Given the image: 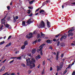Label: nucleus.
I'll use <instances>...</instances> for the list:
<instances>
[{
	"label": "nucleus",
	"mask_w": 75,
	"mask_h": 75,
	"mask_svg": "<svg viewBox=\"0 0 75 75\" xmlns=\"http://www.w3.org/2000/svg\"><path fill=\"white\" fill-rule=\"evenodd\" d=\"M67 70H65L64 72V74H66V73H67Z\"/></svg>",
	"instance_id": "42"
},
{
	"label": "nucleus",
	"mask_w": 75,
	"mask_h": 75,
	"mask_svg": "<svg viewBox=\"0 0 75 75\" xmlns=\"http://www.w3.org/2000/svg\"><path fill=\"white\" fill-rule=\"evenodd\" d=\"M63 36V38L64 39H67V35H64V36Z\"/></svg>",
	"instance_id": "20"
},
{
	"label": "nucleus",
	"mask_w": 75,
	"mask_h": 75,
	"mask_svg": "<svg viewBox=\"0 0 75 75\" xmlns=\"http://www.w3.org/2000/svg\"><path fill=\"white\" fill-rule=\"evenodd\" d=\"M59 52H57V54H56V60H58V54H59Z\"/></svg>",
	"instance_id": "9"
},
{
	"label": "nucleus",
	"mask_w": 75,
	"mask_h": 75,
	"mask_svg": "<svg viewBox=\"0 0 75 75\" xmlns=\"http://www.w3.org/2000/svg\"><path fill=\"white\" fill-rule=\"evenodd\" d=\"M7 8H8V9L9 10H10V7L9 6H7Z\"/></svg>",
	"instance_id": "39"
},
{
	"label": "nucleus",
	"mask_w": 75,
	"mask_h": 75,
	"mask_svg": "<svg viewBox=\"0 0 75 75\" xmlns=\"http://www.w3.org/2000/svg\"><path fill=\"white\" fill-rule=\"evenodd\" d=\"M35 1V0H33L31 1H29V4H32L33 3V2H34Z\"/></svg>",
	"instance_id": "21"
},
{
	"label": "nucleus",
	"mask_w": 75,
	"mask_h": 75,
	"mask_svg": "<svg viewBox=\"0 0 75 75\" xmlns=\"http://www.w3.org/2000/svg\"><path fill=\"white\" fill-rule=\"evenodd\" d=\"M26 62H29L30 64H32V62L30 61V59H28L26 60Z\"/></svg>",
	"instance_id": "10"
},
{
	"label": "nucleus",
	"mask_w": 75,
	"mask_h": 75,
	"mask_svg": "<svg viewBox=\"0 0 75 75\" xmlns=\"http://www.w3.org/2000/svg\"><path fill=\"white\" fill-rule=\"evenodd\" d=\"M39 13H41L42 14H45L46 12L44 11L42 9H41L39 12Z\"/></svg>",
	"instance_id": "6"
},
{
	"label": "nucleus",
	"mask_w": 75,
	"mask_h": 75,
	"mask_svg": "<svg viewBox=\"0 0 75 75\" xmlns=\"http://www.w3.org/2000/svg\"><path fill=\"white\" fill-rule=\"evenodd\" d=\"M43 65H45V62L44 61H43Z\"/></svg>",
	"instance_id": "54"
},
{
	"label": "nucleus",
	"mask_w": 75,
	"mask_h": 75,
	"mask_svg": "<svg viewBox=\"0 0 75 75\" xmlns=\"http://www.w3.org/2000/svg\"><path fill=\"white\" fill-rule=\"evenodd\" d=\"M38 42H40V41H41V39H39L38 40Z\"/></svg>",
	"instance_id": "57"
},
{
	"label": "nucleus",
	"mask_w": 75,
	"mask_h": 75,
	"mask_svg": "<svg viewBox=\"0 0 75 75\" xmlns=\"http://www.w3.org/2000/svg\"><path fill=\"white\" fill-rule=\"evenodd\" d=\"M71 28L72 29H70V30H69V31L68 33H69V32H72V31H74V30H75V29H74V27H72Z\"/></svg>",
	"instance_id": "14"
},
{
	"label": "nucleus",
	"mask_w": 75,
	"mask_h": 75,
	"mask_svg": "<svg viewBox=\"0 0 75 75\" xmlns=\"http://www.w3.org/2000/svg\"><path fill=\"white\" fill-rule=\"evenodd\" d=\"M72 75H75V71H73V72L72 73Z\"/></svg>",
	"instance_id": "48"
},
{
	"label": "nucleus",
	"mask_w": 75,
	"mask_h": 75,
	"mask_svg": "<svg viewBox=\"0 0 75 75\" xmlns=\"http://www.w3.org/2000/svg\"><path fill=\"white\" fill-rule=\"evenodd\" d=\"M36 51V49H33L32 51V52L33 54H34Z\"/></svg>",
	"instance_id": "12"
},
{
	"label": "nucleus",
	"mask_w": 75,
	"mask_h": 75,
	"mask_svg": "<svg viewBox=\"0 0 75 75\" xmlns=\"http://www.w3.org/2000/svg\"><path fill=\"white\" fill-rule=\"evenodd\" d=\"M27 23H28V24H30V23H33V21L31 19H29L28 21L27 22Z\"/></svg>",
	"instance_id": "8"
},
{
	"label": "nucleus",
	"mask_w": 75,
	"mask_h": 75,
	"mask_svg": "<svg viewBox=\"0 0 75 75\" xmlns=\"http://www.w3.org/2000/svg\"><path fill=\"white\" fill-rule=\"evenodd\" d=\"M15 18L17 20V19H18V16H16L15 17Z\"/></svg>",
	"instance_id": "53"
},
{
	"label": "nucleus",
	"mask_w": 75,
	"mask_h": 75,
	"mask_svg": "<svg viewBox=\"0 0 75 75\" xmlns=\"http://www.w3.org/2000/svg\"><path fill=\"white\" fill-rule=\"evenodd\" d=\"M8 74V72L6 73L5 74H4V75H6V74Z\"/></svg>",
	"instance_id": "59"
},
{
	"label": "nucleus",
	"mask_w": 75,
	"mask_h": 75,
	"mask_svg": "<svg viewBox=\"0 0 75 75\" xmlns=\"http://www.w3.org/2000/svg\"><path fill=\"white\" fill-rule=\"evenodd\" d=\"M60 44V42H57V46H59V44Z\"/></svg>",
	"instance_id": "41"
},
{
	"label": "nucleus",
	"mask_w": 75,
	"mask_h": 75,
	"mask_svg": "<svg viewBox=\"0 0 75 75\" xmlns=\"http://www.w3.org/2000/svg\"><path fill=\"white\" fill-rule=\"evenodd\" d=\"M1 22L2 24H4L5 23V22H6V20L4 19L3 18L1 20Z\"/></svg>",
	"instance_id": "13"
},
{
	"label": "nucleus",
	"mask_w": 75,
	"mask_h": 75,
	"mask_svg": "<svg viewBox=\"0 0 75 75\" xmlns=\"http://www.w3.org/2000/svg\"><path fill=\"white\" fill-rule=\"evenodd\" d=\"M22 25L23 26H25V22L24 21H23Z\"/></svg>",
	"instance_id": "18"
},
{
	"label": "nucleus",
	"mask_w": 75,
	"mask_h": 75,
	"mask_svg": "<svg viewBox=\"0 0 75 75\" xmlns=\"http://www.w3.org/2000/svg\"><path fill=\"white\" fill-rule=\"evenodd\" d=\"M11 74V75H16V74L14 73H12Z\"/></svg>",
	"instance_id": "44"
},
{
	"label": "nucleus",
	"mask_w": 75,
	"mask_h": 75,
	"mask_svg": "<svg viewBox=\"0 0 75 75\" xmlns=\"http://www.w3.org/2000/svg\"><path fill=\"white\" fill-rule=\"evenodd\" d=\"M4 25H5L6 27H7V28L9 27V25H8V24H6V25H5V24H4Z\"/></svg>",
	"instance_id": "24"
},
{
	"label": "nucleus",
	"mask_w": 75,
	"mask_h": 75,
	"mask_svg": "<svg viewBox=\"0 0 75 75\" xmlns=\"http://www.w3.org/2000/svg\"><path fill=\"white\" fill-rule=\"evenodd\" d=\"M52 67H51L50 69V71H52Z\"/></svg>",
	"instance_id": "61"
},
{
	"label": "nucleus",
	"mask_w": 75,
	"mask_h": 75,
	"mask_svg": "<svg viewBox=\"0 0 75 75\" xmlns=\"http://www.w3.org/2000/svg\"><path fill=\"white\" fill-rule=\"evenodd\" d=\"M40 35L38 34L37 36V38H40Z\"/></svg>",
	"instance_id": "45"
},
{
	"label": "nucleus",
	"mask_w": 75,
	"mask_h": 75,
	"mask_svg": "<svg viewBox=\"0 0 75 75\" xmlns=\"http://www.w3.org/2000/svg\"><path fill=\"white\" fill-rule=\"evenodd\" d=\"M50 42H51V40H47V43H50Z\"/></svg>",
	"instance_id": "34"
},
{
	"label": "nucleus",
	"mask_w": 75,
	"mask_h": 75,
	"mask_svg": "<svg viewBox=\"0 0 75 75\" xmlns=\"http://www.w3.org/2000/svg\"><path fill=\"white\" fill-rule=\"evenodd\" d=\"M28 8H29V9H32L33 8L31 6H28Z\"/></svg>",
	"instance_id": "37"
},
{
	"label": "nucleus",
	"mask_w": 75,
	"mask_h": 75,
	"mask_svg": "<svg viewBox=\"0 0 75 75\" xmlns=\"http://www.w3.org/2000/svg\"><path fill=\"white\" fill-rule=\"evenodd\" d=\"M50 22L48 21V20H47V27L48 28H50L51 27V26L50 25Z\"/></svg>",
	"instance_id": "7"
},
{
	"label": "nucleus",
	"mask_w": 75,
	"mask_h": 75,
	"mask_svg": "<svg viewBox=\"0 0 75 75\" xmlns=\"http://www.w3.org/2000/svg\"><path fill=\"white\" fill-rule=\"evenodd\" d=\"M70 67H71V64L69 65L68 67L66 69H67V68H69Z\"/></svg>",
	"instance_id": "47"
},
{
	"label": "nucleus",
	"mask_w": 75,
	"mask_h": 75,
	"mask_svg": "<svg viewBox=\"0 0 75 75\" xmlns=\"http://www.w3.org/2000/svg\"><path fill=\"white\" fill-rule=\"evenodd\" d=\"M61 47H65V43H61L60 44Z\"/></svg>",
	"instance_id": "17"
},
{
	"label": "nucleus",
	"mask_w": 75,
	"mask_h": 75,
	"mask_svg": "<svg viewBox=\"0 0 75 75\" xmlns=\"http://www.w3.org/2000/svg\"><path fill=\"white\" fill-rule=\"evenodd\" d=\"M29 35H30V36H27V35H26V38H32L33 37V33H30Z\"/></svg>",
	"instance_id": "5"
},
{
	"label": "nucleus",
	"mask_w": 75,
	"mask_h": 75,
	"mask_svg": "<svg viewBox=\"0 0 75 75\" xmlns=\"http://www.w3.org/2000/svg\"><path fill=\"white\" fill-rule=\"evenodd\" d=\"M41 35L42 37L43 38H44V37H45V34L42 33L41 32Z\"/></svg>",
	"instance_id": "19"
},
{
	"label": "nucleus",
	"mask_w": 75,
	"mask_h": 75,
	"mask_svg": "<svg viewBox=\"0 0 75 75\" xmlns=\"http://www.w3.org/2000/svg\"><path fill=\"white\" fill-rule=\"evenodd\" d=\"M3 25H1L0 26V29L1 30H2L3 29Z\"/></svg>",
	"instance_id": "28"
},
{
	"label": "nucleus",
	"mask_w": 75,
	"mask_h": 75,
	"mask_svg": "<svg viewBox=\"0 0 75 75\" xmlns=\"http://www.w3.org/2000/svg\"><path fill=\"white\" fill-rule=\"evenodd\" d=\"M2 69L3 71H4V69H5V67L4 66L2 68Z\"/></svg>",
	"instance_id": "36"
},
{
	"label": "nucleus",
	"mask_w": 75,
	"mask_h": 75,
	"mask_svg": "<svg viewBox=\"0 0 75 75\" xmlns=\"http://www.w3.org/2000/svg\"><path fill=\"white\" fill-rule=\"evenodd\" d=\"M37 58L38 59H40V58H41V56L40 55H38L37 56Z\"/></svg>",
	"instance_id": "29"
},
{
	"label": "nucleus",
	"mask_w": 75,
	"mask_h": 75,
	"mask_svg": "<svg viewBox=\"0 0 75 75\" xmlns=\"http://www.w3.org/2000/svg\"><path fill=\"white\" fill-rule=\"evenodd\" d=\"M28 14H30L31 12V10H28Z\"/></svg>",
	"instance_id": "35"
},
{
	"label": "nucleus",
	"mask_w": 75,
	"mask_h": 75,
	"mask_svg": "<svg viewBox=\"0 0 75 75\" xmlns=\"http://www.w3.org/2000/svg\"><path fill=\"white\" fill-rule=\"evenodd\" d=\"M59 35H59H57L55 37H58Z\"/></svg>",
	"instance_id": "62"
},
{
	"label": "nucleus",
	"mask_w": 75,
	"mask_h": 75,
	"mask_svg": "<svg viewBox=\"0 0 75 75\" xmlns=\"http://www.w3.org/2000/svg\"><path fill=\"white\" fill-rule=\"evenodd\" d=\"M64 55V54H62L61 55V57H63V56Z\"/></svg>",
	"instance_id": "58"
},
{
	"label": "nucleus",
	"mask_w": 75,
	"mask_h": 75,
	"mask_svg": "<svg viewBox=\"0 0 75 75\" xmlns=\"http://www.w3.org/2000/svg\"><path fill=\"white\" fill-rule=\"evenodd\" d=\"M11 45V42H10L7 45L6 47H9V46H10V45Z\"/></svg>",
	"instance_id": "15"
},
{
	"label": "nucleus",
	"mask_w": 75,
	"mask_h": 75,
	"mask_svg": "<svg viewBox=\"0 0 75 75\" xmlns=\"http://www.w3.org/2000/svg\"><path fill=\"white\" fill-rule=\"evenodd\" d=\"M50 1V0H47L46 2H44L42 4V6H44V4H45V3H48V2H49V1Z\"/></svg>",
	"instance_id": "22"
},
{
	"label": "nucleus",
	"mask_w": 75,
	"mask_h": 75,
	"mask_svg": "<svg viewBox=\"0 0 75 75\" xmlns=\"http://www.w3.org/2000/svg\"><path fill=\"white\" fill-rule=\"evenodd\" d=\"M27 44H28V42H27V41H25L24 42V45L25 46H26Z\"/></svg>",
	"instance_id": "16"
},
{
	"label": "nucleus",
	"mask_w": 75,
	"mask_h": 75,
	"mask_svg": "<svg viewBox=\"0 0 75 75\" xmlns=\"http://www.w3.org/2000/svg\"><path fill=\"white\" fill-rule=\"evenodd\" d=\"M74 62H73L71 64V66H72V65H74Z\"/></svg>",
	"instance_id": "60"
},
{
	"label": "nucleus",
	"mask_w": 75,
	"mask_h": 75,
	"mask_svg": "<svg viewBox=\"0 0 75 75\" xmlns=\"http://www.w3.org/2000/svg\"><path fill=\"white\" fill-rule=\"evenodd\" d=\"M17 59H21V57H18L17 58Z\"/></svg>",
	"instance_id": "32"
},
{
	"label": "nucleus",
	"mask_w": 75,
	"mask_h": 75,
	"mask_svg": "<svg viewBox=\"0 0 75 75\" xmlns=\"http://www.w3.org/2000/svg\"><path fill=\"white\" fill-rule=\"evenodd\" d=\"M71 45H74V46L75 45V44H74V43H71Z\"/></svg>",
	"instance_id": "64"
},
{
	"label": "nucleus",
	"mask_w": 75,
	"mask_h": 75,
	"mask_svg": "<svg viewBox=\"0 0 75 75\" xmlns=\"http://www.w3.org/2000/svg\"><path fill=\"white\" fill-rule=\"evenodd\" d=\"M21 66H22L23 67H25V64L22 63L21 65Z\"/></svg>",
	"instance_id": "27"
},
{
	"label": "nucleus",
	"mask_w": 75,
	"mask_h": 75,
	"mask_svg": "<svg viewBox=\"0 0 75 75\" xmlns=\"http://www.w3.org/2000/svg\"><path fill=\"white\" fill-rule=\"evenodd\" d=\"M14 62V60H13L12 61L10 62H9V63L10 64H11V63H12V62Z\"/></svg>",
	"instance_id": "46"
},
{
	"label": "nucleus",
	"mask_w": 75,
	"mask_h": 75,
	"mask_svg": "<svg viewBox=\"0 0 75 75\" xmlns=\"http://www.w3.org/2000/svg\"><path fill=\"white\" fill-rule=\"evenodd\" d=\"M50 49H51V50H52V47H49Z\"/></svg>",
	"instance_id": "56"
},
{
	"label": "nucleus",
	"mask_w": 75,
	"mask_h": 75,
	"mask_svg": "<svg viewBox=\"0 0 75 75\" xmlns=\"http://www.w3.org/2000/svg\"><path fill=\"white\" fill-rule=\"evenodd\" d=\"M33 16V14L32 13H31L30 15H29V16L30 17H31Z\"/></svg>",
	"instance_id": "50"
},
{
	"label": "nucleus",
	"mask_w": 75,
	"mask_h": 75,
	"mask_svg": "<svg viewBox=\"0 0 75 75\" xmlns=\"http://www.w3.org/2000/svg\"><path fill=\"white\" fill-rule=\"evenodd\" d=\"M43 48V47H41L40 49H37V51L38 52H39V51H41L40 52V54L41 55H42V50Z\"/></svg>",
	"instance_id": "4"
},
{
	"label": "nucleus",
	"mask_w": 75,
	"mask_h": 75,
	"mask_svg": "<svg viewBox=\"0 0 75 75\" xmlns=\"http://www.w3.org/2000/svg\"><path fill=\"white\" fill-rule=\"evenodd\" d=\"M40 64L38 66V68H40Z\"/></svg>",
	"instance_id": "63"
},
{
	"label": "nucleus",
	"mask_w": 75,
	"mask_h": 75,
	"mask_svg": "<svg viewBox=\"0 0 75 75\" xmlns=\"http://www.w3.org/2000/svg\"><path fill=\"white\" fill-rule=\"evenodd\" d=\"M44 45H45V44H42V45H41L40 47H39V48H41V47H43V46H44Z\"/></svg>",
	"instance_id": "31"
},
{
	"label": "nucleus",
	"mask_w": 75,
	"mask_h": 75,
	"mask_svg": "<svg viewBox=\"0 0 75 75\" xmlns=\"http://www.w3.org/2000/svg\"><path fill=\"white\" fill-rule=\"evenodd\" d=\"M11 35H10L8 37V40H9V39H10V38H11Z\"/></svg>",
	"instance_id": "43"
},
{
	"label": "nucleus",
	"mask_w": 75,
	"mask_h": 75,
	"mask_svg": "<svg viewBox=\"0 0 75 75\" xmlns=\"http://www.w3.org/2000/svg\"><path fill=\"white\" fill-rule=\"evenodd\" d=\"M39 27L40 28H44L45 27V23L43 21H41V23L39 25Z\"/></svg>",
	"instance_id": "2"
},
{
	"label": "nucleus",
	"mask_w": 75,
	"mask_h": 75,
	"mask_svg": "<svg viewBox=\"0 0 75 75\" xmlns=\"http://www.w3.org/2000/svg\"><path fill=\"white\" fill-rule=\"evenodd\" d=\"M38 42V40H36L35 41L33 42V44H35V43H37Z\"/></svg>",
	"instance_id": "26"
},
{
	"label": "nucleus",
	"mask_w": 75,
	"mask_h": 75,
	"mask_svg": "<svg viewBox=\"0 0 75 75\" xmlns=\"http://www.w3.org/2000/svg\"><path fill=\"white\" fill-rule=\"evenodd\" d=\"M63 36H62L60 38V41H62V40H63V38H63Z\"/></svg>",
	"instance_id": "40"
},
{
	"label": "nucleus",
	"mask_w": 75,
	"mask_h": 75,
	"mask_svg": "<svg viewBox=\"0 0 75 75\" xmlns=\"http://www.w3.org/2000/svg\"><path fill=\"white\" fill-rule=\"evenodd\" d=\"M71 4H72V5H75V2L72 3Z\"/></svg>",
	"instance_id": "55"
},
{
	"label": "nucleus",
	"mask_w": 75,
	"mask_h": 75,
	"mask_svg": "<svg viewBox=\"0 0 75 75\" xmlns=\"http://www.w3.org/2000/svg\"><path fill=\"white\" fill-rule=\"evenodd\" d=\"M19 52V51H16L15 53L16 54H18Z\"/></svg>",
	"instance_id": "52"
},
{
	"label": "nucleus",
	"mask_w": 75,
	"mask_h": 75,
	"mask_svg": "<svg viewBox=\"0 0 75 75\" xmlns=\"http://www.w3.org/2000/svg\"><path fill=\"white\" fill-rule=\"evenodd\" d=\"M16 18H14V19H13V22L14 23H15V22H16Z\"/></svg>",
	"instance_id": "30"
},
{
	"label": "nucleus",
	"mask_w": 75,
	"mask_h": 75,
	"mask_svg": "<svg viewBox=\"0 0 75 75\" xmlns=\"http://www.w3.org/2000/svg\"><path fill=\"white\" fill-rule=\"evenodd\" d=\"M32 62H35V60L34 58H33L32 59Z\"/></svg>",
	"instance_id": "23"
},
{
	"label": "nucleus",
	"mask_w": 75,
	"mask_h": 75,
	"mask_svg": "<svg viewBox=\"0 0 75 75\" xmlns=\"http://www.w3.org/2000/svg\"><path fill=\"white\" fill-rule=\"evenodd\" d=\"M74 35V33H69V34L68 35V37H71V36H73Z\"/></svg>",
	"instance_id": "11"
},
{
	"label": "nucleus",
	"mask_w": 75,
	"mask_h": 75,
	"mask_svg": "<svg viewBox=\"0 0 75 75\" xmlns=\"http://www.w3.org/2000/svg\"><path fill=\"white\" fill-rule=\"evenodd\" d=\"M26 65L28 66L29 65L30 66V68L31 69L33 68V67H35V64H34V63H33L32 62L31 64L30 63V64L29 63V62H27L26 63Z\"/></svg>",
	"instance_id": "1"
},
{
	"label": "nucleus",
	"mask_w": 75,
	"mask_h": 75,
	"mask_svg": "<svg viewBox=\"0 0 75 75\" xmlns=\"http://www.w3.org/2000/svg\"><path fill=\"white\" fill-rule=\"evenodd\" d=\"M4 43V41H3L2 42H1L0 43L1 45H2V44H3Z\"/></svg>",
	"instance_id": "33"
},
{
	"label": "nucleus",
	"mask_w": 75,
	"mask_h": 75,
	"mask_svg": "<svg viewBox=\"0 0 75 75\" xmlns=\"http://www.w3.org/2000/svg\"><path fill=\"white\" fill-rule=\"evenodd\" d=\"M31 72V71L30 70L28 71V73L29 74H30Z\"/></svg>",
	"instance_id": "49"
},
{
	"label": "nucleus",
	"mask_w": 75,
	"mask_h": 75,
	"mask_svg": "<svg viewBox=\"0 0 75 75\" xmlns=\"http://www.w3.org/2000/svg\"><path fill=\"white\" fill-rule=\"evenodd\" d=\"M25 45H23V46H22V47H21V48L22 50H24V48H25Z\"/></svg>",
	"instance_id": "25"
},
{
	"label": "nucleus",
	"mask_w": 75,
	"mask_h": 75,
	"mask_svg": "<svg viewBox=\"0 0 75 75\" xmlns=\"http://www.w3.org/2000/svg\"><path fill=\"white\" fill-rule=\"evenodd\" d=\"M63 62H61L60 64V66L59 67V66H57V71H58L59 70H61L62 69V67L63 66Z\"/></svg>",
	"instance_id": "3"
},
{
	"label": "nucleus",
	"mask_w": 75,
	"mask_h": 75,
	"mask_svg": "<svg viewBox=\"0 0 75 75\" xmlns=\"http://www.w3.org/2000/svg\"><path fill=\"white\" fill-rule=\"evenodd\" d=\"M9 29H11V27L10 25H9Z\"/></svg>",
	"instance_id": "51"
},
{
	"label": "nucleus",
	"mask_w": 75,
	"mask_h": 75,
	"mask_svg": "<svg viewBox=\"0 0 75 75\" xmlns=\"http://www.w3.org/2000/svg\"><path fill=\"white\" fill-rule=\"evenodd\" d=\"M44 72H45V71L44 70V69L42 71V74L43 75V74H44Z\"/></svg>",
	"instance_id": "38"
}]
</instances>
